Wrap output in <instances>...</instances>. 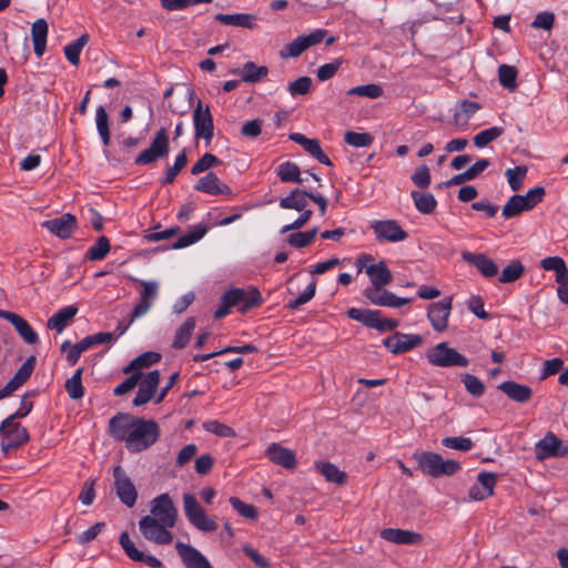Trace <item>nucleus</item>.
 <instances>
[{
	"mask_svg": "<svg viewBox=\"0 0 568 568\" xmlns=\"http://www.w3.org/2000/svg\"><path fill=\"white\" fill-rule=\"evenodd\" d=\"M110 434L118 439H125L126 448L130 452H142L153 445L159 436V428H109Z\"/></svg>",
	"mask_w": 568,
	"mask_h": 568,
	"instance_id": "nucleus-1",
	"label": "nucleus"
},
{
	"mask_svg": "<svg viewBox=\"0 0 568 568\" xmlns=\"http://www.w3.org/2000/svg\"><path fill=\"white\" fill-rule=\"evenodd\" d=\"M419 469L432 477L452 476L460 469L454 459H444L439 454L424 452L416 455Z\"/></svg>",
	"mask_w": 568,
	"mask_h": 568,
	"instance_id": "nucleus-2",
	"label": "nucleus"
},
{
	"mask_svg": "<svg viewBox=\"0 0 568 568\" xmlns=\"http://www.w3.org/2000/svg\"><path fill=\"white\" fill-rule=\"evenodd\" d=\"M429 364L438 367H467L469 361L466 356L450 348L448 343L442 342L426 354Z\"/></svg>",
	"mask_w": 568,
	"mask_h": 568,
	"instance_id": "nucleus-3",
	"label": "nucleus"
},
{
	"mask_svg": "<svg viewBox=\"0 0 568 568\" xmlns=\"http://www.w3.org/2000/svg\"><path fill=\"white\" fill-rule=\"evenodd\" d=\"M183 509L190 524L197 530L211 532L217 529V524L205 514L194 495H183Z\"/></svg>",
	"mask_w": 568,
	"mask_h": 568,
	"instance_id": "nucleus-4",
	"label": "nucleus"
},
{
	"mask_svg": "<svg viewBox=\"0 0 568 568\" xmlns=\"http://www.w3.org/2000/svg\"><path fill=\"white\" fill-rule=\"evenodd\" d=\"M169 152V132L165 128H161L153 136L150 146L138 154L134 163L136 165H150L159 159L166 158Z\"/></svg>",
	"mask_w": 568,
	"mask_h": 568,
	"instance_id": "nucleus-5",
	"label": "nucleus"
},
{
	"mask_svg": "<svg viewBox=\"0 0 568 568\" xmlns=\"http://www.w3.org/2000/svg\"><path fill=\"white\" fill-rule=\"evenodd\" d=\"M170 525L159 521L153 516H143L139 520V529L144 539L155 545H170L173 541V534Z\"/></svg>",
	"mask_w": 568,
	"mask_h": 568,
	"instance_id": "nucleus-6",
	"label": "nucleus"
},
{
	"mask_svg": "<svg viewBox=\"0 0 568 568\" xmlns=\"http://www.w3.org/2000/svg\"><path fill=\"white\" fill-rule=\"evenodd\" d=\"M192 119L194 138L196 140H204L205 144L209 145L214 136V123L210 108H203L202 102L199 100L196 106L193 110Z\"/></svg>",
	"mask_w": 568,
	"mask_h": 568,
	"instance_id": "nucleus-7",
	"label": "nucleus"
},
{
	"mask_svg": "<svg viewBox=\"0 0 568 568\" xmlns=\"http://www.w3.org/2000/svg\"><path fill=\"white\" fill-rule=\"evenodd\" d=\"M114 490L120 501L132 508L138 499V490L125 470L116 465L113 468Z\"/></svg>",
	"mask_w": 568,
	"mask_h": 568,
	"instance_id": "nucleus-8",
	"label": "nucleus"
},
{
	"mask_svg": "<svg viewBox=\"0 0 568 568\" xmlns=\"http://www.w3.org/2000/svg\"><path fill=\"white\" fill-rule=\"evenodd\" d=\"M535 455L540 462L550 457H562L568 455V444H565L554 433L548 432L536 443Z\"/></svg>",
	"mask_w": 568,
	"mask_h": 568,
	"instance_id": "nucleus-9",
	"label": "nucleus"
},
{
	"mask_svg": "<svg viewBox=\"0 0 568 568\" xmlns=\"http://www.w3.org/2000/svg\"><path fill=\"white\" fill-rule=\"evenodd\" d=\"M134 281L142 286V290L139 294V302L132 310L131 323L149 312L159 292V284L155 281H144L139 278H134Z\"/></svg>",
	"mask_w": 568,
	"mask_h": 568,
	"instance_id": "nucleus-10",
	"label": "nucleus"
},
{
	"mask_svg": "<svg viewBox=\"0 0 568 568\" xmlns=\"http://www.w3.org/2000/svg\"><path fill=\"white\" fill-rule=\"evenodd\" d=\"M148 516H153L159 521L174 527L178 519V509L168 494H161L151 501Z\"/></svg>",
	"mask_w": 568,
	"mask_h": 568,
	"instance_id": "nucleus-11",
	"label": "nucleus"
},
{
	"mask_svg": "<svg viewBox=\"0 0 568 568\" xmlns=\"http://www.w3.org/2000/svg\"><path fill=\"white\" fill-rule=\"evenodd\" d=\"M371 227L378 241L395 243L408 237L407 232L395 220L374 221Z\"/></svg>",
	"mask_w": 568,
	"mask_h": 568,
	"instance_id": "nucleus-12",
	"label": "nucleus"
},
{
	"mask_svg": "<svg viewBox=\"0 0 568 568\" xmlns=\"http://www.w3.org/2000/svg\"><path fill=\"white\" fill-rule=\"evenodd\" d=\"M452 307V297H445L444 300L429 305L427 310V317L432 324V327L436 332L442 333L446 331Z\"/></svg>",
	"mask_w": 568,
	"mask_h": 568,
	"instance_id": "nucleus-13",
	"label": "nucleus"
},
{
	"mask_svg": "<svg viewBox=\"0 0 568 568\" xmlns=\"http://www.w3.org/2000/svg\"><path fill=\"white\" fill-rule=\"evenodd\" d=\"M423 338L418 334L396 332L383 339V345L393 354L406 353L422 345Z\"/></svg>",
	"mask_w": 568,
	"mask_h": 568,
	"instance_id": "nucleus-14",
	"label": "nucleus"
},
{
	"mask_svg": "<svg viewBox=\"0 0 568 568\" xmlns=\"http://www.w3.org/2000/svg\"><path fill=\"white\" fill-rule=\"evenodd\" d=\"M364 296L374 305L398 308L412 302V298L398 297L383 287H367Z\"/></svg>",
	"mask_w": 568,
	"mask_h": 568,
	"instance_id": "nucleus-15",
	"label": "nucleus"
},
{
	"mask_svg": "<svg viewBox=\"0 0 568 568\" xmlns=\"http://www.w3.org/2000/svg\"><path fill=\"white\" fill-rule=\"evenodd\" d=\"M42 227L53 235L65 240L69 239L77 230V219L71 213L62 214L60 217L47 220L42 223Z\"/></svg>",
	"mask_w": 568,
	"mask_h": 568,
	"instance_id": "nucleus-16",
	"label": "nucleus"
},
{
	"mask_svg": "<svg viewBox=\"0 0 568 568\" xmlns=\"http://www.w3.org/2000/svg\"><path fill=\"white\" fill-rule=\"evenodd\" d=\"M119 542L124 554L133 561L143 562L151 568H161L162 562L160 559L152 555H148L135 547V544L131 540L126 531L120 535Z\"/></svg>",
	"mask_w": 568,
	"mask_h": 568,
	"instance_id": "nucleus-17",
	"label": "nucleus"
},
{
	"mask_svg": "<svg viewBox=\"0 0 568 568\" xmlns=\"http://www.w3.org/2000/svg\"><path fill=\"white\" fill-rule=\"evenodd\" d=\"M462 258L469 265L475 266L484 277L490 278L498 274L497 264L484 253L465 251L462 253Z\"/></svg>",
	"mask_w": 568,
	"mask_h": 568,
	"instance_id": "nucleus-18",
	"label": "nucleus"
},
{
	"mask_svg": "<svg viewBox=\"0 0 568 568\" xmlns=\"http://www.w3.org/2000/svg\"><path fill=\"white\" fill-rule=\"evenodd\" d=\"M288 138L291 141L300 144L310 155L316 159L320 163L327 166L333 165L329 158L323 152L321 143L317 139H310L298 132L291 133Z\"/></svg>",
	"mask_w": 568,
	"mask_h": 568,
	"instance_id": "nucleus-19",
	"label": "nucleus"
},
{
	"mask_svg": "<svg viewBox=\"0 0 568 568\" xmlns=\"http://www.w3.org/2000/svg\"><path fill=\"white\" fill-rule=\"evenodd\" d=\"M0 318H3L11 323L26 343L36 344L39 341L38 334L34 332L31 325L20 315L10 311L0 310Z\"/></svg>",
	"mask_w": 568,
	"mask_h": 568,
	"instance_id": "nucleus-20",
	"label": "nucleus"
},
{
	"mask_svg": "<svg viewBox=\"0 0 568 568\" xmlns=\"http://www.w3.org/2000/svg\"><path fill=\"white\" fill-rule=\"evenodd\" d=\"M160 383V373L159 371H152L146 374V376L142 379L139 385V390L133 399L134 406H141L150 402L158 389Z\"/></svg>",
	"mask_w": 568,
	"mask_h": 568,
	"instance_id": "nucleus-21",
	"label": "nucleus"
},
{
	"mask_svg": "<svg viewBox=\"0 0 568 568\" xmlns=\"http://www.w3.org/2000/svg\"><path fill=\"white\" fill-rule=\"evenodd\" d=\"M194 189L210 195H232L231 187L223 183L213 172H209L206 175L201 178L194 185Z\"/></svg>",
	"mask_w": 568,
	"mask_h": 568,
	"instance_id": "nucleus-22",
	"label": "nucleus"
},
{
	"mask_svg": "<svg viewBox=\"0 0 568 568\" xmlns=\"http://www.w3.org/2000/svg\"><path fill=\"white\" fill-rule=\"evenodd\" d=\"M175 548L186 568H212L209 560L191 545L178 541Z\"/></svg>",
	"mask_w": 568,
	"mask_h": 568,
	"instance_id": "nucleus-23",
	"label": "nucleus"
},
{
	"mask_svg": "<svg viewBox=\"0 0 568 568\" xmlns=\"http://www.w3.org/2000/svg\"><path fill=\"white\" fill-rule=\"evenodd\" d=\"M381 538L395 545H419L423 541L420 534L398 528L383 529Z\"/></svg>",
	"mask_w": 568,
	"mask_h": 568,
	"instance_id": "nucleus-24",
	"label": "nucleus"
},
{
	"mask_svg": "<svg viewBox=\"0 0 568 568\" xmlns=\"http://www.w3.org/2000/svg\"><path fill=\"white\" fill-rule=\"evenodd\" d=\"M496 485V475L493 473H479L477 483L469 489V498L473 500H484L494 494Z\"/></svg>",
	"mask_w": 568,
	"mask_h": 568,
	"instance_id": "nucleus-25",
	"label": "nucleus"
},
{
	"mask_svg": "<svg viewBox=\"0 0 568 568\" xmlns=\"http://www.w3.org/2000/svg\"><path fill=\"white\" fill-rule=\"evenodd\" d=\"M312 201V192L302 189H294L291 193L280 200V207L285 210H295L301 213L308 209V201Z\"/></svg>",
	"mask_w": 568,
	"mask_h": 568,
	"instance_id": "nucleus-26",
	"label": "nucleus"
},
{
	"mask_svg": "<svg viewBox=\"0 0 568 568\" xmlns=\"http://www.w3.org/2000/svg\"><path fill=\"white\" fill-rule=\"evenodd\" d=\"M266 456L274 464L283 466L286 469L296 467V457L292 449L285 448L280 444L272 443L266 449Z\"/></svg>",
	"mask_w": 568,
	"mask_h": 568,
	"instance_id": "nucleus-27",
	"label": "nucleus"
},
{
	"mask_svg": "<svg viewBox=\"0 0 568 568\" xmlns=\"http://www.w3.org/2000/svg\"><path fill=\"white\" fill-rule=\"evenodd\" d=\"M1 448L4 453L18 448L29 440L27 428H0Z\"/></svg>",
	"mask_w": 568,
	"mask_h": 568,
	"instance_id": "nucleus-28",
	"label": "nucleus"
},
{
	"mask_svg": "<svg viewBox=\"0 0 568 568\" xmlns=\"http://www.w3.org/2000/svg\"><path fill=\"white\" fill-rule=\"evenodd\" d=\"M78 311L79 308L75 305L62 307L48 320V328L62 333L71 324Z\"/></svg>",
	"mask_w": 568,
	"mask_h": 568,
	"instance_id": "nucleus-29",
	"label": "nucleus"
},
{
	"mask_svg": "<svg viewBox=\"0 0 568 568\" xmlns=\"http://www.w3.org/2000/svg\"><path fill=\"white\" fill-rule=\"evenodd\" d=\"M347 316L353 321L362 323L366 327L377 331L381 328V311L352 307L347 311Z\"/></svg>",
	"mask_w": 568,
	"mask_h": 568,
	"instance_id": "nucleus-30",
	"label": "nucleus"
},
{
	"mask_svg": "<svg viewBox=\"0 0 568 568\" xmlns=\"http://www.w3.org/2000/svg\"><path fill=\"white\" fill-rule=\"evenodd\" d=\"M215 20L224 26L240 27L244 29H254L256 27L257 18L250 13H217Z\"/></svg>",
	"mask_w": 568,
	"mask_h": 568,
	"instance_id": "nucleus-31",
	"label": "nucleus"
},
{
	"mask_svg": "<svg viewBox=\"0 0 568 568\" xmlns=\"http://www.w3.org/2000/svg\"><path fill=\"white\" fill-rule=\"evenodd\" d=\"M314 467L329 483L345 485L347 481V474L331 462L318 460Z\"/></svg>",
	"mask_w": 568,
	"mask_h": 568,
	"instance_id": "nucleus-32",
	"label": "nucleus"
},
{
	"mask_svg": "<svg viewBox=\"0 0 568 568\" xmlns=\"http://www.w3.org/2000/svg\"><path fill=\"white\" fill-rule=\"evenodd\" d=\"M48 30V22L42 18L36 20L31 27L33 50L39 58L42 57L45 51Z\"/></svg>",
	"mask_w": 568,
	"mask_h": 568,
	"instance_id": "nucleus-33",
	"label": "nucleus"
},
{
	"mask_svg": "<svg viewBox=\"0 0 568 568\" xmlns=\"http://www.w3.org/2000/svg\"><path fill=\"white\" fill-rule=\"evenodd\" d=\"M498 388L510 399L518 403H526L531 398V388L527 385L518 384L513 381L503 382Z\"/></svg>",
	"mask_w": 568,
	"mask_h": 568,
	"instance_id": "nucleus-34",
	"label": "nucleus"
},
{
	"mask_svg": "<svg viewBox=\"0 0 568 568\" xmlns=\"http://www.w3.org/2000/svg\"><path fill=\"white\" fill-rule=\"evenodd\" d=\"M366 274L369 276L373 287H384L393 280L392 272L384 261L368 265Z\"/></svg>",
	"mask_w": 568,
	"mask_h": 568,
	"instance_id": "nucleus-35",
	"label": "nucleus"
},
{
	"mask_svg": "<svg viewBox=\"0 0 568 568\" xmlns=\"http://www.w3.org/2000/svg\"><path fill=\"white\" fill-rule=\"evenodd\" d=\"M480 110V104L470 100H462L457 103L453 119L457 126H465L473 115Z\"/></svg>",
	"mask_w": 568,
	"mask_h": 568,
	"instance_id": "nucleus-36",
	"label": "nucleus"
},
{
	"mask_svg": "<svg viewBox=\"0 0 568 568\" xmlns=\"http://www.w3.org/2000/svg\"><path fill=\"white\" fill-rule=\"evenodd\" d=\"M242 294L240 297V301L237 303V310L241 313H246L247 311L252 310L253 307H256L261 305L262 303V295L260 291L256 287H250L247 290L245 288H237Z\"/></svg>",
	"mask_w": 568,
	"mask_h": 568,
	"instance_id": "nucleus-37",
	"label": "nucleus"
},
{
	"mask_svg": "<svg viewBox=\"0 0 568 568\" xmlns=\"http://www.w3.org/2000/svg\"><path fill=\"white\" fill-rule=\"evenodd\" d=\"M241 292L237 290V287H233L224 292V294L221 296V304L214 312V318L220 320L226 316L230 313V310L237 305Z\"/></svg>",
	"mask_w": 568,
	"mask_h": 568,
	"instance_id": "nucleus-38",
	"label": "nucleus"
},
{
	"mask_svg": "<svg viewBox=\"0 0 568 568\" xmlns=\"http://www.w3.org/2000/svg\"><path fill=\"white\" fill-rule=\"evenodd\" d=\"M276 174L282 182L290 183H302L304 179L301 176V170L298 165L291 161H285L276 168Z\"/></svg>",
	"mask_w": 568,
	"mask_h": 568,
	"instance_id": "nucleus-39",
	"label": "nucleus"
},
{
	"mask_svg": "<svg viewBox=\"0 0 568 568\" xmlns=\"http://www.w3.org/2000/svg\"><path fill=\"white\" fill-rule=\"evenodd\" d=\"M267 73V67L256 65L252 61H247L246 63H244L242 70L240 71L242 81L246 83H256L263 78H265Z\"/></svg>",
	"mask_w": 568,
	"mask_h": 568,
	"instance_id": "nucleus-40",
	"label": "nucleus"
},
{
	"mask_svg": "<svg viewBox=\"0 0 568 568\" xmlns=\"http://www.w3.org/2000/svg\"><path fill=\"white\" fill-rule=\"evenodd\" d=\"M410 196L414 201L416 210L422 214H430L437 206V201L432 193L412 191Z\"/></svg>",
	"mask_w": 568,
	"mask_h": 568,
	"instance_id": "nucleus-41",
	"label": "nucleus"
},
{
	"mask_svg": "<svg viewBox=\"0 0 568 568\" xmlns=\"http://www.w3.org/2000/svg\"><path fill=\"white\" fill-rule=\"evenodd\" d=\"M95 124L99 136L104 146H109L111 142V134L109 128V115L103 105H99L95 111Z\"/></svg>",
	"mask_w": 568,
	"mask_h": 568,
	"instance_id": "nucleus-42",
	"label": "nucleus"
},
{
	"mask_svg": "<svg viewBox=\"0 0 568 568\" xmlns=\"http://www.w3.org/2000/svg\"><path fill=\"white\" fill-rule=\"evenodd\" d=\"M207 232V229L205 225L203 224H197L193 227L192 231L183 234L182 236H180L173 244H172V248L173 250H180V248H183V247H186V246H190L194 243H196L197 241H200Z\"/></svg>",
	"mask_w": 568,
	"mask_h": 568,
	"instance_id": "nucleus-43",
	"label": "nucleus"
},
{
	"mask_svg": "<svg viewBox=\"0 0 568 568\" xmlns=\"http://www.w3.org/2000/svg\"><path fill=\"white\" fill-rule=\"evenodd\" d=\"M88 42L89 36L84 33L64 47V55L72 65L77 67L80 63L81 51Z\"/></svg>",
	"mask_w": 568,
	"mask_h": 568,
	"instance_id": "nucleus-44",
	"label": "nucleus"
},
{
	"mask_svg": "<svg viewBox=\"0 0 568 568\" xmlns=\"http://www.w3.org/2000/svg\"><path fill=\"white\" fill-rule=\"evenodd\" d=\"M161 359V355L155 352H145L129 363L123 369V373L139 372V369L149 367Z\"/></svg>",
	"mask_w": 568,
	"mask_h": 568,
	"instance_id": "nucleus-45",
	"label": "nucleus"
},
{
	"mask_svg": "<svg viewBox=\"0 0 568 568\" xmlns=\"http://www.w3.org/2000/svg\"><path fill=\"white\" fill-rule=\"evenodd\" d=\"M109 426H158L152 419L145 420L130 414L119 413L109 420Z\"/></svg>",
	"mask_w": 568,
	"mask_h": 568,
	"instance_id": "nucleus-46",
	"label": "nucleus"
},
{
	"mask_svg": "<svg viewBox=\"0 0 568 568\" xmlns=\"http://www.w3.org/2000/svg\"><path fill=\"white\" fill-rule=\"evenodd\" d=\"M525 211H530L526 205V202L521 197V194H515L508 199L503 207L501 214L505 219H511L518 216Z\"/></svg>",
	"mask_w": 568,
	"mask_h": 568,
	"instance_id": "nucleus-47",
	"label": "nucleus"
},
{
	"mask_svg": "<svg viewBox=\"0 0 568 568\" xmlns=\"http://www.w3.org/2000/svg\"><path fill=\"white\" fill-rule=\"evenodd\" d=\"M195 327L194 317H189L176 331L173 347L178 349L184 348L190 342L191 335Z\"/></svg>",
	"mask_w": 568,
	"mask_h": 568,
	"instance_id": "nucleus-48",
	"label": "nucleus"
},
{
	"mask_svg": "<svg viewBox=\"0 0 568 568\" xmlns=\"http://www.w3.org/2000/svg\"><path fill=\"white\" fill-rule=\"evenodd\" d=\"M110 250V240L106 236H100L98 241L88 248L85 257L89 261H102L109 254Z\"/></svg>",
	"mask_w": 568,
	"mask_h": 568,
	"instance_id": "nucleus-49",
	"label": "nucleus"
},
{
	"mask_svg": "<svg viewBox=\"0 0 568 568\" xmlns=\"http://www.w3.org/2000/svg\"><path fill=\"white\" fill-rule=\"evenodd\" d=\"M517 69L513 65L501 64L498 68V79L503 88L514 91L517 88Z\"/></svg>",
	"mask_w": 568,
	"mask_h": 568,
	"instance_id": "nucleus-50",
	"label": "nucleus"
},
{
	"mask_svg": "<svg viewBox=\"0 0 568 568\" xmlns=\"http://www.w3.org/2000/svg\"><path fill=\"white\" fill-rule=\"evenodd\" d=\"M528 169L524 165H518L513 169H507L505 175L510 189L515 192L519 191L524 184Z\"/></svg>",
	"mask_w": 568,
	"mask_h": 568,
	"instance_id": "nucleus-51",
	"label": "nucleus"
},
{
	"mask_svg": "<svg viewBox=\"0 0 568 568\" xmlns=\"http://www.w3.org/2000/svg\"><path fill=\"white\" fill-rule=\"evenodd\" d=\"M82 372L83 368H78L75 373L65 382V390L72 399H79L84 395L81 381Z\"/></svg>",
	"mask_w": 568,
	"mask_h": 568,
	"instance_id": "nucleus-52",
	"label": "nucleus"
},
{
	"mask_svg": "<svg viewBox=\"0 0 568 568\" xmlns=\"http://www.w3.org/2000/svg\"><path fill=\"white\" fill-rule=\"evenodd\" d=\"M504 134V129L501 126H491L489 129L483 130L474 136V144L477 148H484L494 140L498 139Z\"/></svg>",
	"mask_w": 568,
	"mask_h": 568,
	"instance_id": "nucleus-53",
	"label": "nucleus"
},
{
	"mask_svg": "<svg viewBox=\"0 0 568 568\" xmlns=\"http://www.w3.org/2000/svg\"><path fill=\"white\" fill-rule=\"evenodd\" d=\"M383 94V89L379 84L369 83L357 85L347 91V95H358L369 99H377Z\"/></svg>",
	"mask_w": 568,
	"mask_h": 568,
	"instance_id": "nucleus-54",
	"label": "nucleus"
},
{
	"mask_svg": "<svg viewBox=\"0 0 568 568\" xmlns=\"http://www.w3.org/2000/svg\"><path fill=\"white\" fill-rule=\"evenodd\" d=\"M525 267L519 261H513L503 271L499 277L500 283H513L524 274Z\"/></svg>",
	"mask_w": 568,
	"mask_h": 568,
	"instance_id": "nucleus-55",
	"label": "nucleus"
},
{
	"mask_svg": "<svg viewBox=\"0 0 568 568\" xmlns=\"http://www.w3.org/2000/svg\"><path fill=\"white\" fill-rule=\"evenodd\" d=\"M344 141L354 148H365L373 143L374 138L366 132L359 133L355 131H347L344 134Z\"/></svg>",
	"mask_w": 568,
	"mask_h": 568,
	"instance_id": "nucleus-56",
	"label": "nucleus"
},
{
	"mask_svg": "<svg viewBox=\"0 0 568 568\" xmlns=\"http://www.w3.org/2000/svg\"><path fill=\"white\" fill-rule=\"evenodd\" d=\"M222 163V161L212 153H205L201 156L192 166L191 174L199 175L200 173L213 168L217 166Z\"/></svg>",
	"mask_w": 568,
	"mask_h": 568,
	"instance_id": "nucleus-57",
	"label": "nucleus"
},
{
	"mask_svg": "<svg viewBox=\"0 0 568 568\" xmlns=\"http://www.w3.org/2000/svg\"><path fill=\"white\" fill-rule=\"evenodd\" d=\"M306 50L307 48L302 36H298L280 51V57L283 59L297 58Z\"/></svg>",
	"mask_w": 568,
	"mask_h": 568,
	"instance_id": "nucleus-58",
	"label": "nucleus"
},
{
	"mask_svg": "<svg viewBox=\"0 0 568 568\" xmlns=\"http://www.w3.org/2000/svg\"><path fill=\"white\" fill-rule=\"evenodd\" d=\"M316 293V281L313 280L306 288L297 297L290 300L286 304L287 308L296 310L300 306L308 303Z\"/></svg>",
	"mask_w": 568,
	"mask_h": 568,
	"instance_id": "nucleus-59",
	"label": "nucleus"
},
{
	"mask_svg": "<svg viewBox=\"0 0 568 568\" xmlns=\"http://www.w3.org/2000/svg\"><path fill=\"white\" fill-rule=\"evenodd\" d=\"M462 381L465 385L466 390L474 397H480L485 393V385L475 375L464 374Z\"/></svg>",
	"mask_w": 568,
	"mask_h": 568,
	"instance_id": "nucleus-60",
	"label": "nucleus"
},
{
	"mask_svg": "<svg viewBox=\"0 0 568 568\" xmlns=\"http://www.w3.org/2000/svg\"><path fill=\"white\" fill-rule=\"evenodd\" d=\"M230 504L241 516L245 518L255 519L258 516L256 507L250 504H245L237 497H231Z\"/></svg>",
	"mask_w": 568,
	"mask_h": 568,
	"instance_id": "nucleus-61",
	"label": "nucleus"
},
{
	"mask_svg": "<svg viewBox=\"0 0 568 568\" xmlns=\"http://www.w3.org/2000/svg\"><path fill=\"white\" fill-rule=\"evenodd\" d=\"M34 363L36 358L30 356L17 371L12 379L16 381L19 386H22L30 378L34 368Z\"/></svg>",
	"mask_w": 568,
	"mask_h": 568,
	"instance_id": "nucleus-62",
	"label": "nucleus"
},
{
	"mask_svg": "<svg viewBox=\"0 0 568 568\" xmlns=\"http://www.w3.org/2000/svg\"><path fill=\"white\" fill-rule=\"evenodd\" d=\"M312 79L308 77H301L288 84V92L292 97L307 94L311 90Z\"/></svg>",
	"mask_w": 568,
	"mask_h": 568,
	"instance_id": "nucleus-63",
	"label": "nucleus"
},
{
	"mask_svg": "<svg viewBox=\"0 0 568 568\" xmlns=\"http://www.w3.org/2000/svg\"><path fill=\"white\" fill-rule=\"evenodd\" d=\"M412 181L416 186L420 189L428 187L430 184V173L428 166L426 164H420L417 166L412 174Z\"/></svg>",
	"mask_w": 568,
	"mask_h": 568,
	"instance_id": "nucleus-64",
	"label": "nucleus"
}]
</instances>
